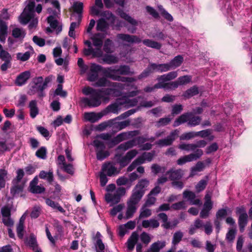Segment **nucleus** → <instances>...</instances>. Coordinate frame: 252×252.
Wrapping results in <instances>:
<instances>
[{
	"label": "nucleus",
	"instance_id": "nucleus-1",
	"mask_svg": "<svg viewBox=\"0 0 252 252\" xmlns=\"http://www.w3.org/2000/svg\"><path fill=\"white\" fill-rule=\"evenodd\" d=\"M82 93L86 95H90L89 97H86L82 99V102L85 106L94 108L101 105V96L97 89L89 86L85 87L82 89Z\"/></svg>",
	"mask_w": 252,
	"mask_h": 252
},
{
	"label": "nucleus",
	"instance_id": "nucleus-2",
	"mask_svg": "<svg viewBox=\"0 0 252 252\" xmlns=\"http://www.w3.org/2000/svg\"><path fill=\"white\" fill-rule=\"evenodd\" d=\"M118 39L122 40L124 41H126L130 43H140L142 40L141 39L136 35H129L125 33H119L117 35ZM143 44L147 47L159 50L162 47L161 44L160 43L153 40L152 39H146L142 40Z\"/></svg>",
	"mask_w": 252,
	"mask_h": 252
},
{
	"label": "nucleus",
	"instance_id": "nucleus-3",
	"mask_svg": "<svg viewBox=\"0 0 252 252\" xmlns=\"http://www.w3.org/2000/svg\"><path fill=\"white\" fill-rule=\"evenodd\" d=\"M99 72H102L104 76L108 78L107 74L109 73L108 67L104 68L101 65L95 63H91L90 71L87 74V80L90 82H94L97 80Z\"/></svg>",
	"mask_w": 252,
	"mask_h": 252
},
{
	"label": "nucleus",
	"instance_id": "nucleus-4",
	"mask_svg": "<svg viewBox=\"0 0 252 252\" xmlns=\"http://www.w3.org/2000/svg\"><path fill=\"white\" fill-rule=\"evenodd\" d=\"M43 78L42 76L35 77L33 79V83L30 90L28 92L30 95L34 94L37 93V96L39 98H42L45 96V94L44 92L45 89L42 85Z\"/></svg>",
	"mask_w": 252,
	"mask_h": 252
},
{
	"label": "nucleus",
	"instance_id": "nucleus-5",
	"mask_svg": "<svg viewBox=\"0 0 252 252\" xmlns=\"http://www.w3.org/2000/svg\"><path fill=\"white\" fill-rule=\"evenodd\" d=\"M93 145L95 147L96 157L97 160L101 161L109 156V152L104 150L106 146L103 142L95 139L93 142Z\"/></svg>",
	"mask_w": 252,
	"mask_h": 252
},
{
	"label": "nucleus",
	"instance_id": "nucleus-6",
	"mask_svg": "<svg viewBox=\"0 0 252 252\" xmlns=\"http://www.w3.org/2000/svg\"><path fill=\"white\" fill-rule=\"evenodd\" d=\"M203 155V151L200 149H197L194 153L181 157L177 160L179 165H183L187 162H191L199 159Z\"/></svg>",
	"mask_w": 252,
	"mask_h": 252
},
{
	"label": "nucleus",
	"instance_id": "nucleus-7",
	"mask_svg": "<svg viewBox=\"0 0 252 252\" xmlns=\"http://www.w3.org/2000/svg\"><path fill=\"white\" fill-rule=\"evenodd\" d=\"M0 59L3 62L0 66V69L3 72H5L12 66V58L11 54L4 50L0 52Z\"/></svg>",
	"mask_w": 252,
	"mask_h": 252
},
{
	"label": "nucleus",
	"instance_id": "nucleus-8",
	"mask_svg": "<svg viewBox=\"0 0 252 252\" xmlns=\"http://www.w3.org/2000/svg\"><path fill=\"white\" fill-rule=\"evenodd\" d=\"M119 15L123 19L126 21L130 25L131 27L127 28V31L131 33H134L136 31V26L138 25V22L132 17L126 14L122 9L119 8L118 9Z\"/></svg>",
	"mask_w": 252,
	"mask_h": 252
},
{
	"label": "nucleus",
	"instance_id": "nucleus-9",
	"mask_svg": "<svg viewBox=\"0 0 252 252\" xmlns=\"http://www.w3.org/2000/svg\"><path fill=\"white\" fill-rule=\"evenodd\" d=\"M108 71L111 74H117L121 75H132L134 72L130 71V67L126 65H121L119 67H108Z\"/></svg>",
	"mask_w": 252,
	"mask_h": 252
},
{
	"label": "nucleus",
	"instance_id": "nucleus-10",
	"mask_svg": "<svg viewBox=\"0 0 252 252\" xmlns=\"http://www.w3.org/2000/svg\"><path fill=\"white\" fill-rule=\"evenodd\" d=\"M178 133L179 131L175 129L171 131L166 138L159 139L156 142V144L160 147L170 146L178 136Z\"/></svg>",
	"mask_w": 252,
	"mask_h": 252
},
{
	"label": "nucleus",
	"instance_id": "nucleus-11",
	"mask_svg": "<svg viewBox=\"0 0 252 252\" xmlns=\"http://www.w3.org/2000/svg\"><path fill=\"white\" fill-rule=\"evenodd\" d=\"M165 175L168 176V179L171 181L180 180L183 178L184 171L181 169L172 168L166 171Z\"/></svg>",
	"mask_w": 252,
	"mask_h": 252
},
{
	"label": "nucleus",
	"instance_id": "nucleus-12",
	"mask_svg": "<svg viewBox=\"0 0 252 252\" xmlns=\"http://www.w3.org/2000/svg\"><path fill=\"white\" fill-rule=\"evenodd\" d=\"M131 103L130 106H134L136 105V103L137 102V101L135 99H133V100H129L128 102L126 101H125L124 102H120L119 101H117V102L112 103L109 105H108L106 108L105 110L107 112H111L114 113H118V109L119 106L120 105H123L126 103Z\"/></svg>",
	"mask_w": 252,
	"mask_h": 252
},
{
	"label": "nucleus",
	"instance_id": "nucleus-13",
	"mask_svg": "<svg viewBox=\"0 0 252 252\" xmlns=\"http://www.w3.org/2000/svg\"><path fill=\"white\" fill-rule=\"evenodd\" d=\"M25 183L12 181V186L10 188V193L13 197L18 196L23 191Z\"/></svg>",
	"mask_w": 252,
	"mask_h": 252
},
{
	"label": "nucleus",
	"instance_id": "nucleus-14",
	"mask_svg": "<svg viewBox=\"0 0 252 252\" xmlns=\"http://www.w3.org/2000/svg\"><path fill=\"white\" fill-rule=\"evenodd\" d=\"M31 77V72L29 70L20 73L16 77L15 84L17 86H22L25 85Z\"/></svg>",
	"mask_w": 252,
	"mask_h": 252
},
{
	"label": "nucleus",
	"instance_id": "nucleus-15",
	"mask_svg": "<svg viewBox=\"0 0 252 252\" xmlns=\"http://www.w3.org/2000/svg\"><path fill=\"white\" fill-rule=\"evenodd\" d=\"M101 171L103 173L106 172V175L109 177L112 176L115 173H119L117 169L112 165L111 162L104 163L101 168Z\"/></svg>",
	"mask_w": 252,
	"mask_h": 252
},
{
	"label": "nucleus",
	"instance_id": "nucleus-16",
	"mask_svg": "<svg viewBox=\"0 0 252 252\" xmlns=\"http://www.w3.org/2000/svg\"><path fill=\"white\" fill-rule=\"evenodd\" d=\"M139 235L136 231L133 232L128 239L126 244L128 250L130 251L133 250L135 245L137 244Z\"/></svg>",
	"mask_w": 252,
	"mask_h": 252
},
{
	"label": "nucleus",
	"instance_id": "nucleus-17",
	"mask_svg": "<svg viewBox=\"0 0 252 252\" xmlns=\"http://www.w3.org/2000/svg\"><path fill=\"white\" fill-rule=\"evenodd\" d=\"M191 115L192 112H186L182 114L175 120L173 126L174 127H177L185 123H188L189 119Z\"/></svg>",
	"mask_w": 252,
	"mask_h": 252
},
{
	"label": "nucleus",
	"instance_id": "nucleus-18",
	"mask_svg": "<svg viewBox=\"0 0 252 252\" xmlns=\"http://www.w3.org/2000/svg\"><path fill=\"white\" fill-rule=\"evenodd\" d=\"M98 93L100 94H102L104 95L110 96L111 95L112 96H118L120 95L121 92L119 90L117 89L114 88H102L101 89H97Z\"/></svg>",
	"mask_w": 252,
	"mask_h": 252
},
{
	"label": "nucleus",
	"instance_id": "nucleus-19",
	"mask_svg": "<svg viewBox=\"0 0 252 252\" xmlns=\"http://www.w3.org/2000/svg\"><path fill=\"white\" fill-rule=\"evenodd\" d=\"M178 76L177 71H171L167 74L158 76L157 77V80L159 82H166L170 81L176 78Z\"/></svg>",
	"mask_w": 252,
	"mask_h": 252
},
{
	"label": "nucleus",
	"instance_id": "nucleus-20",
	"mask_svg": "<svg viewBox=\"0 0 252 252\" xmlns=\"http://www.w3.org/2000/svg\"><path fill=\"white\" fill-rule=\"evenodd\" d=\"M105 76L103 77H101L99 79H97V81L95 83V86L98 87H105L107 86H113V87H117L118 84V83L116 82H111L110 81L108 80Z\"/></svg>",
	"mask_w": 252,
	"mask_h": 252
},
{
	"label": "nucleus",
	"instance_id": "nucleus-21",
	"mask_svg": "<svg viewBox=\"0 0 252 252\" xmlns=\"http://www.w3.org/2000/svg\"><path fill=\"white\" fill-rule=\"evenodd\" d=\"M39 177L41 179L46 180L49 184H51L54 181L53 170L50 169L48 172L42 170L39 172Z\"/></svg>",
	"mask_w": 252,
	"mask_h": 252
},
{
	"label": "nucleus",
	"instance_id": "nucleus-22",
	"mask_svg": "<svg viewBox=\"0 0 252 252\" xmlns=\"http://www.w3.org/2000/svg\"><path fill=\"white\" fill-rule=\"evenodd\" d=\"M103 116L101 113L86 112L84 114L85 119L91 123H94L100 119Z\"/></svg>",
	"mask_w": 252,
	"mask_h": 252
},
{
	"label": "nucleus",
	"instance_id": "nucleus-23",
	"mask_svg": "<svg viewBox=\"0 0 252 252\" xmlns=\"http://www.w3.org/2000/svg\"><path fill=\"white\" fill-rule=\"evenodd\" d=\"M8 27L6 23L2 20H0V41L4 42L6 36L7 34Z\"/></svg>",
	"mask_w": 252,
	"mask_h": 252
},
{
	"label": "nucleus",
	"instance_id": "nucleus-24",
	"mask_svg": "<svg viewBox=\"0 0 252 252\" xmlns=\"http://www.w3.org/2000/svg\"><path fill=\"white\" fill-rule=\"evenodd\" d=\"M184 61V58L181 55H178L175 57L171 61L168 63L171 69H174L180 66Z\"/></svg>",
	"mask_w": 252,
	"mask_h": 252
},
{
	"label": "nucleus",
	"instance_id": "nucleus-25",
	"mask_svg": "<svg viewBox=\"0 0 252 252\" xmlns=\"http://www.w3.org/2000/svg\"><path fill=\"white\" fill-rule=\"evenodd\" d=\"M48 23L50 24L51 28L56 29L57 33L61 32L62 30V26H58L59 22L54 16L50 15L47 18Z\"/></svg>",
	"mask_w": 252,
	"mask_h": 252
},
{
	"label": "nucleus",
	"instance_id": "nucleus-26",
	"mask_svg": "<svg viewBox=\"0 0 252 252\" xmlns=\"http://www.w3.org/2000/svg\"><path fill=\"white\" fill-rule=\"evenodd\" d=\"M144 194V191L136 189L135 191H133L132 192L129 201L133 203V204H137L140 201Z\"/></svg>",
	"mask_w": 252,
	"mask_h": 252
},
{
	"label": "nucleus",
	"instance_id": "nucleus-27",
	"mask_svg": "<svg viewBox=\"0 0 252 252\" xmlns=\"http://www.w3.org/2000/svg\"><path fill=\"white\" fill-rule=\"evenodd\" d=\"M154 68L152 63H150L147 67H146L138 76V80H141L149 76L152 73L154 72Z\"/></svg>",
	"mask_w": 252,
	"mask_h": 252
},
{
	"label": "nucleus",
	"instance_id": "nucleus-28",
	"mask_svg": "<svg viewBox=\"0 0 252 252\" xmlns=\"http://www.w3.org/2000/svg\"><path fill=\"white\" fill-rule=\"evenodd\" d=\"M136 145V140L135 139H132L120 144L117 147L116 150H120L126 151L127 150L132 148Z\"/></svg>",
	"mask_w": 252,
	"mask_h": 252
},
{
	"label": "nucleus",
	"instance_id": "nucleus-29",
	"mask_svg": "<svg viewBox=\"0 0 252 252\" xmlns=\"http://www.w3.org/2000/svg\"><path fill=\"white\" fill-rule=\"evenodd\" d=\"M155 71L159 72H166L171 70L168 63L157 64L152 63Z\"/></svg>",
	"mask_w": 252,
	"mask_h": 252
},
{
	"label": "nucleus",
	"instance_id": "nucleus-30",
	"mask_svg": "<svg viewBox=\"0 0 252 252\" xmlns=\"http://www.w3.org/2000/svg\"><path fill=\"white\" fill-rule=\"evenodd\" d=\"M29 107L30 109V116L33 119L38 114L39 110L37 106V101L32 100L30 102Z\"/></svg>",
	"mask_w": 252,
	"mask_h": 252
},
{
	"label": "nucleus",
	"instance_id": "nucleus-31",
	"mask_svg": "<svg viewBox=\"0 0 252 252\" xmlns=\"http://www.w3.org/2000/svg\"><path fill=\"white\" fill-rule=\"evenodd\" d=\"M248 222V214H243L241 215H239L238 218V224L239 226L240 231L241 232H243L244 231L245 227L247 225Z\"/></svg>",
	"mask_w": 252,
	"mask_h": 252
},
{
	"label": "nucleus",
	"instance_id": "nucleus-32",
	"mask_svg": "<svg viewBox=\"0 0 252 252\" xmlns=\"http://www.w3.org/2000/svg\"><path fill=\"white\" fill-rule=\"evenodd\" d=\"M199 94L198 88L196 86H193L186 90L183 94V96L186 98H189Z\"/></svg>",
	"mask_w": 252,
	"mask_h": 252
},
{
	"label": "nucleus",
	"instance_id": "nucleus-33",
	"mask_svg": "<svg viewBox=\"0 0 252 252\" xmlns=\"http://www.w3.org/2000/svg\"><path fill=\"white\" fill-rule=\"evenodd\" d=\"M46 204L52 208L53 209H56L62 213H64L65 210L59 204V203L53 201L50 198H47L45 200Z\"/></svg>",
	"mask_w": 252,
	"mask_h": 252
},
{
	"label": "nucleus",
	"instance_id": "nucleus-34",
	"mask_svg": "<svg viewBox=\"0 0 252 252\" xmlns=\"http://www.w3.org/2000/svg\"><path fill=\"white\" fill-rule=\"evenodd\" d=\"M160 85L158 87H161V89L167 90H175L179 87V84L177 81L170 82H160Z\"/></svg>",
	"mask_w": 252,
	"mask_h": 252
},
{
	"label": "nucleus",
	"instance_id": "nucleus-35",
	"mask_svg": "<svg viewBox=\"0 0 252 252\" xmlns=\"http://www.w3.org/2000/svg\"><path fill=\"white\" fill-rule=\"evenodd\" d=\"M158 217L163 222L161 226L166 229L171 228V222L168 221V216L164 213H160L158 214Z\"/></svg>",
	"mask_w": 252,
	"mask_h": 252
},
{
	"label": "nucleus",
	"instance_id": "nucleus-36",
	"mask_svg": "<svg viewBox=\"0 0 252 252\" xmlns=\"http://www.w3.org/2000/svg\"><path fill=\"white\" fill-rule=\"evenodd\" d=\"M201 121V118L200 116H194L192 112V115L189 119L187 125L188 126L192 127L199 125Z\"/></svg>",
	"mask_w": 252,
	"mask_h": 252
},
{
	"label": "nucleus",
	"instance_id": "nucleus-37",
	"mask_svg": "<svg viewBox=\"0 0 252 252\" xmlns=\"http://www.w3.org/2000/svg\"><path fill=\"white\" fill-rule=\"evenodd\" d=\"M103 37L102 33H97L92 38L93 44L94 46L100 48L103 44L102 38Z\"/></svg>",
	"mask_w": 252,
	"mask_h": 252
},
{
	"label": "nucleus",
	"instance_id": "nucleus-38",
	"mask_svg": "<svg viewBox=\"0 0 252 252\" xmlns=\"http://www.w3.org/2000/svg\"><path fill=\"white\" fill-rule=\"evenodd\" d=\"M102 60L103 63L108 64L116 63L118 62L117 57L114 55L109 54H105L102 58Z\"/></svg>",
	"mask_w": 252,
	"mask_h": 252
},
{
	"label": "nucleus",
	"instance_id": "nucleus-39",
	"mask_svg": "<svg viewBox=\"0 0 252 252\" xmlns=\"http://www.w3.org/2000/svg\"><path fill=\"white\" fill-rule=\"evenodd\" d=\"M213 208V205L204 204L203 209L200 213V217L202 219L207 218L209 215V212Z\"/></svg>",
	"mask_w": 252,
	"mask_h": 252
},
{
	"label": "nucleus",
	"instance_id": "nucleus-40",
	"mask_svg": "<svg viewBox=\"0 0 252 252\" xmlns=\"http://www.w3.org/2000/svg\"><path fill=\"white\" fill-rule=\"evenodd\" d=\"M165 246L164 242H160L158 241L152 244L149 250L150 252H159L161 249Z\"/></svg>",
	"mask_w": 252,
	"mask_h": 252
},
{
	"label": "nucleus",
	"instance_id": "nucleus-41",
	"mask_svg": "<svg viewBox=\"0 0 252 252\" xmlns=\"http://www.w3.org/2000/svg\"><path fill=\"white\" fill-rule=\"evenodd\" d=\"M136 205V204H133V203L129 201L127 202V208L126 212L127 218L129 219L133 216L134 213L136 210V207L135 206Z\"/></svg>",
	"mask_w": 252,
	"mask_h": 252
},
{
	"label": "nucleus",
	"instance_id": "nucleus-42",
	"mask_svg": "<svg viewBox=\"0 0 252 252\" xmlns=\"http://www.w3.org/2000/svg\"><path fill=\"white\" fill-rule=\"evenodd\" d=\"M149 185V181L147 179H142L139 181L135 187V189L138 190L144 191L145 192V188H147Z\"/></svg>",
	"mask_w": 252,
	"mask_h": 252
},
{
	"label": "nucleus",
	"instance_id": "nucleus-43",
	"mask_svg": "<svg viewBox=\"0 0 252 252\" xmlns=\"http://www.w3.org/2000/svg\"><path fill=\"white\" fill-rule=\"evenodd\" d=\"M108 26L107 22L104 19L100 18L97 22L96 30L97 31L105 32Z\"/></svg>",
	"mask_w": 252,
	"mask_h": 252
},
{
	"label": "nucleus",
	"instance_id": "nucleus-44",
	"mask_svg": "<svg viewBox=\"0 0 252 252\" xmlns=\"http://www.w3.org/2000/svg\"><path fill=\"white\" fill-rule=\"evenodd\" d=\"M33 16L34 14H32L26 12V10H24L21 15V23L24 25L28 24L33 17Z\"/></svg>",
	"mask_w": 252,
	"mask_h": 252
},
{
	"label": "nucleus",
	"instance_id": "nucleus-45",
	"mask_svg": "<svg viewBox=\"0 0 252 252\" xmlns=\"http://www.w3.org/2000/svg\"><path fill=\"white\" fill-rule=\"evenodd\" d=\"M83 10V4L82 2H78L75 1L74 2L73 5L70 9L72 11L77 14H82Z\"/></svg>",
	"mask_w": 252,
	"mask_h": 252
},
{
	"label": "nucleus",
	"instance_id": "nucleus-46",
	"mask_svg": "<svg viewBox=\"0 0 252 252\" xmlns=\"http://www.w3.org/2000/svg\"><path fill=\"white\" fill-rule=\"evenodd\" d=\"M151 168L152 172L155 175H157L159 173H163L165 172L166 170L165 167L160 166V165L157 163L153 164L151 166Z\"/></svg>",
	"mask_w": 252,
	"mask_h": 252
},
{
	"label": "nucleus",
	"instance_id": "nucleus-47",
	"mask_svg": "<svg viewBox=\"0 0 252 252\" xmlns=\"http://www.w3.org/2000/svg\"><path fill=\"white\" fill-rule=\"evenodd\" d=\"M25 32L19 28H15L12 31V35L15 38H24L25 36Z\"/></svg>",
	"mask_w": 252,
	"mask_h": 252
},
{
	"label": "nucleus",
	"instance_id": "nucleus-48",
	"mask_svg": "<svg viewBox=\"0 0 252 252\" xmlns=\"http://www.w3.org/2000/svg\"><path fill=\"white\" fill-rule=\"evenodd\" d=\"M177 81L179 85H186L191 81V76L188 75L180 76Z\"/></svg>",
	"mask_w": 252,
	"mask_h": 252
},
{
	"label": "nucleus",
	"instance_id": "nucleus-49",
	"mask_svg": "<svg viewBox=\"0 0 252 252\" xmlns=\"http://www.w3.org/2000/svg\"><path fill=\"white\" fill-rule=\"evenodd\" d=\"M205 168V165L203 161H198L196 165L191 169V173L190 176L194 175V172L196 171H201Z\"/></svg>",
	"mask_w": 252,
	"mask_h": 252
},
{
	"label": "nucleus",
	"instance_id": "nucleus-50",
	"mask_svg": "<svg viewBox=\"0 0 252 252\" xmlns=\"http://www.w3.org/2000/svg\"><path fill=\"white\" fill-rule=\"evenodd\" d=\"M31 56V53L30 51H27L25 53L19 52L17 53L16 58L18 60L22 62H25L30 59Z\"/></svg>",
	"mask_w": 252,
	"mask_h": 252
},
{
	"label": "nucleus",
	"instance_id": "nucleus-51",
	"mask_svg": "<svg viewBox=\"0 0 252 252\" xmlns=\"http://www.w3.org/2000/svg\"><path fill=\"white\" fill-rule=\"evenodd\" d=\"M171 121V119L168 117L162 118L156 122L155 126L158 128L161 126L168 125Z\"/></svg>",
	"mask_w": 252,
	"mask_h": 252
},
{
	"label": "nucleus",
	"instance_id": "nucleus-52",
	"mask_svg": "<svg viewBox=\"0 0 252 252\" xmlns=\"http://www.w3.org/2000/svg\"><path fill=\"white\" fill-rule=\"evenodd\" d=\"M28 244L30 247L32 248V250H35L38 248L36 237L33 234H30Z\"/></svg>",
	"mask_w": 252,
	"mask_h": 252
},
{
	"label": "nucleus",
	"instance_id": "nucleus-53",
	"mask_svg": "<svg viewBox=\"0 0 252 252\" xmlns=\"http://www.w3.org/2000/svg\"><path fill=\"white\" fill-rule=\"evenodd\" d=\"M47 150L45 147H41L35 152V156L41 159H45L47 157Z\"/></svg>",
	"mask_w": 252,
	"mask_h": 252
},
{
	"label": "nucleus",
	"instance_id": "nucleus-54",
	"mask_svg": "<svg viewBox=\"0 0 252 252\" xmlns=\"http://www.w3.org/2000/svg\"><path fill=\"white\" fill-rule=\"evenodd\" d=\"M171 208L174 210H184L186 208V202L184 200L173 203L171 205Z\"/></svg>",
	"mask_w": 252,
	"mask_h": 252
},
{
	"label": "nucleus",
	"instance_id": "nucleus-55",
	"mask_svg": "<svg viewBox=\"0 0 252 252\" xmlns=\"http://www.w3.org/2000/svg\"><path fill=\"white\" fill-rule=\"evenodd\" d=\"M67 92L63 90V85L58 84L57 88L54 92V96L59 95L62 97H65L67 96Z\"/></svg>",
	"mask_w": 252,
	"mask_h": 252
},
{
	"label": "nucleus",
	"instance_id": "nucleus-56",
	"mask_svg": "<svg viewBox=\"0 0 252 252\" xmlns=\"http://www.w3.org/2000/svg\"><path fill=\"white\" fill-rule=\"evenodd\" d=\"M108 78H110L114 81H121L122 82H126V77L121 76V75L111 74L110 73H107Z\"/></svg>",
	"mask_w": 252,
	"mask_h": 252
},
{
	"label": "nucleus",
	"instance_id": "nucleus-57",
	"mask_svg": "<svg viewBox=\"0 0 252 252\" xmlns=\"http://www.w3.org/2000/svg\"><path fill=\"white\" fill-rule=\"evenodd\" d=\"M129 124L130 121L129 120H126L124 121L116 123L114 124V127L117 128L118 130H121L128 126Z\"/></svg>",
	"mask_w": 252,
	"mask_h": 252
},
{
	"label": "nucleus",
	"instance_id": "nucleus-58",
	"mask_svg": "<svg viewBox=\"0 0 252 252\" xmlns=\"http://www.w3.org/2000/svg\"><path fill=\"white\" fill-rule=\"evenodd\" d=\"M196 137V132L191 131L183 133L180 137L181 140H189Z\"/></svg>",
	"mask_w": 252,
	"mask_h": 252
},
{
	"label": "nucleus",
	"instance_id": "nucleus-59",
	"mask_svg": "<svg viewBox=\"0 0 252 252\" xmlns=\"http://www.w3.org/2000/svg\"><path fill=\"white\" fill-rule=\"evenodd\" d=\"M207 183L205 180H201L195 186V189L197 192L203 191L206 188Z\"/></svg>",
	"mask_w": 252,
	"mask_h": 252
},
{
	"label": "nucleus",
	"instance_id": "nucleus-60",
	"mask_svg": "<svg viewBox=\"0 0 252 252\" xmlns=\"http://www.w3.org/2000/svg\"><path fill=\"white\" fill-rule=\"evenodd\" d=\"M152 195H149V194L147 195L148 198L146 200L145 203L142 207V209L145 208L147 207H149L151 205H154L156 201V198L155 197L152 196Z\"/></svg>",
	"mask_w": 252,
	"mask_h": 252
},
{
	"label": "nucleus",
	"instance_id": "nucleus-61",
	"mask_svg": "<svg viewBox=\"0 0 252 252\" xmlns=\"http://www.w3.org/2000/svg\"><path fill=\"white\" fill-rule=\"evenodd\" d=\"M183 236V234L181 231L176 232L174 235L172 240V243L174 245H176L178 244L182 240V238Z\"/></svg>",
	"mask_w": 252,
	"mask_h": 252
},
{
	"label": "nucleus",
	"instance_id": "nucleus-62",
	"mask_svg": "<svg viewBox=\"0 0 252 252\" xmlns=\"http://www.w3.org/2000/svg\"><path fill=\"white\" fill-rule=\"evenodd\" d=\"M212 129H207L205 130H202L196 132V135L197 136H200L201 138H206L210 136L212 133Z\"/></svg>",
	"mask_w": 252,
	"mask_h": 252
},
{
	"label": "nucleus",
	"instance_id": "nucleus-63",
	"mask_svg": "<svg viewBox=\"0 0 252 252\" xmlns=\"http://www.w3.org/2000/svg\"><path fill=\"white\" fill-rule=\"evenodd\" d=\"M227 215L226 209L224 208L220 209L218 210L216 214V217L218 219L222 220Z\"/></svg>",
	"mask_w": 252,
	"mask_h": 252
},
{
	"label": "nucleus",
	"instance_id": "nucleus-64",
	"mask_svg": "<svg viewBox=\"0 0 252 252\" xmlns=\"http://www.w3.org/2000/svg\"><path fill=\"white\" fill-rule=\"evenodd\" d=\"M236 231L235 229H230L226 234V239L229 242H232L235 239Z\"/></svg>",
	"mask_w": 252,
	"mask_h": 252
}]
</instances>
